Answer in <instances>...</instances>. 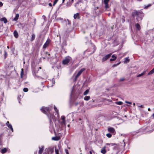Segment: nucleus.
<instances>
[{
    "instance_id": "nucleus-1",
    "label": "nucleus",
    "mask_w": 154,
    "mask_h": 154,
    "mask_svg": "<svg viewBox=\"0 0 154 154\" xmlns=\"http://www.w3.org/2000/svg\"><path fill=\"white\" fill-rule=\"evenodd\" d=\"M52 109V107H42L41 109V110L42 112L47 115L48 118L49 119L50 124L51 123H52V119L54 122L56 121V119L55 118V116L51 114L50 113H49V114L48 113V112H49Z\"/></svg>"
},
{
    "instance_id": "nucleus-2",
    "label": "nucleus",
    "mask_w": 154,
    "mask_h": 154,
    "mask_svg": "<svg viewBox=\"0 0 154 154\" xmlns=\"http://www.w3.org/2000/svg\"><path fill=\"white\" fill-rule=\"evenodd\" d=\"M133 16H137V22H139V21L142 20L143 14L141 12L135 11L133 13Z\"/></svg>"
},
{
    "instance_id": "nucleus-3",
    "label": "nucleus",
    "mask_w": 154,
    "mask_h": 154,
    "mask_svg": "<svg viewBox=\"0 0 154 154\" xmlns=\"http://www.w3.org/2000/svg\"><path fill=\"white\" fill-rule=\"evenodd\" d=\"M46 152H45L46 154H52L54 151V148L50 147L48 149H46Z\"/></svg>"
},
{
    "instance_id": "nucleus-4",
    "label": "nucleus",
    "mask_w": 154,
    "mask_h": 154,
    "mask_svg": "<svg viewBox=\"0 0 154 154\" xmlns=\"http://www.w3.org/2000/svg\"><path fill=\"white\" fill-rule=\"evenodd\" d=\"M85 70V69L84 68H82L78 72L77 74L75 76V78L74 80V81H75L76 80L77 78L81 75V73L82 72L84 71Z\"/></svg>"
},
{
    "instance_id": "nucleus-5",
    "label": "nucleus",
    "mask_w": 154,
    "mask_h": 154,
    "mask_svg": "<svg viewBox=\"0 0 154 154\" xmlns=\"http://www.w3.org/2000/svg\"><path fill=\"white\" fill-rule=\"evenodd\" d=\"M70 60V58L69 57H66L63 61L62 63L63 64L65 65L68 63Z\"/></svg>"
},
{
    "instance_id": "nucleus-6",
    "label": "nucleus",
    "mask_w": 154,
    "mask_h": 154,
    "mask_svg": "<svg viewBox=\"0 0 154 154\" xmlns=\"http://www.w3.org/2000/svg\"><path fill=\"white\" fill-rule=\"evenodd\" d=\"M112 54L110 53L106 55L104 57H103L102 59V61L104 62L108 59L111 56Z\"/></svg>"
},
{
    "instance_id": "nucleus-7",
    "label": "nucleus",
    "mask_w": 154,
    "mask_h": 154,
    "mask_svg": "<svg viewBox=\"0 0 154 154\" xmlns=\"http://www.w3.org/2000/svg\"><path fill=\"white\" fill-rule=\"evenodd\" d=\"M107 130L108 131L112 133H114L115 132V131L113 128L111 127H109Z\"/></svg>"
},
{
    "instance_id": "nucleus-8",
    "label": "nucleus",
    "mask_w": 154,
    "mask_h": 154,
    "mask_svg": "<svg viewBox=\"0 0 154 154\" xmlns=\"http://www.w3.org/2000/svg\"><path fill=\"white\" fill-rule=\"evenodd\" d=\"M39 150L38 151V154H42L43 152V151L44 149V146H42V147L41 148H40L39 147Z\"/></svg>"
},
{
    "instance_id": "nucleus-9",
    "label": "nucleus",
    "mask_w": 154,
    "mask_h": 154,
    "mask_svg": "<svg viewBox=\"0 0 154 154\" xmlns=\"http://www.w3.org/2000/svg\"><path fill=\"white\" fill-rule=\"evenodd\" d=\"M106 147L104 146L103 147L101 150V152L103 154H105L106 153Z\"/></svg>"
},
{
    "instance_id": "nucleus-10",
    "label": "nucleus",
    "mask_w": 154,
    "mask_h": 154,
    "mask_svg": "<svg viewBox=\"0 0 154 154\" xmlns=\"http://www.w3.org/2000/svg\"><path fill=\"white\" fill-rule=\"evenodd\" d=\"M49 43V41L47 40L43 46V48H45L47 47Z\"/></svg>"
},
{
    "instance_id": "nucleus-11",
    "label": "nucleus",
    "mask_w": 154,
    "mask_h": 154,
    "mask_svg": "<svg viewBox=\"0 0 154 154\" xmlns=\"http://www.w3.org/2000/svg\"><path fill=\"white\" fill-rule=\"evenodd\" d=\"M0 20L2 21H3L4 23H6L8 22V20L5 17L1 18L0 19Z\"/></svg>"
},
{
    "instance_id": "nucleus-12",
    "label": "nucleus",
    "mask_w": 154,
    "mask_h": 154,
    "mask_svg": "<svg viewBox=\"0 0 154 154\" xmlns=\"http://www.w3.org/2000/svg\"><path fill=\"white\" fill-rule=\"evenodd\" d=\"M7 151V149L6 148H4L2 149L1 150V152L2 153L4 154Z\"/></svg>"
},
{
    "instance_id": "nucleus-13",
    "label": "nucleus",
    "mask_w": 154,
    "mask_h": 154,
    "mask_svg": "<svg viewBox=\"0 0 154 154\" xmlns=\"http://www.w3.org/2000/svg\"><path fill=\"white\" fill-rule=\"evenodd\" d=\"M79 14L78 13H77L74 14V18L75 19H76L77 18L79 19Z\"/></svg>"
},
{
    "instance_id": "nucleus-14",
    "label": "nucleus",
    "mask_w": 154,
    "mask_h": 154,
    "mask_svg": "<svg viewBox=\"0 0 154 154\" xmlns=\"http://www.w3.org/2000/svg\"><path fill=\"white\" fill-rule=\"evenodd\" d=\"M19 16V14H17L15 17L14 18L13 20L14 21H17L18 19Z\"/></svg>"
},
{
    "instance_id": "nucleus-15",
    "label": "nucleus",
    "mask_w": 154,
    "mask_h": 154,
    "mask_svg": "<svg viewBox=\"0 0 154 154\" xmlns=\"http://www.w3.org/2000/svg\"><path fill=\"white\" fill-rule=\"evenodd\" d=\"M60 149L59 146H58V148H57L56 147H55V153L56 154H59V150Z\"/></svg>"
},
{
    "instance_id": "nucleus-16",
    "label": "nucleus",
    "mask_w": 154,
    "mask_h": 154,
    "mask_svg": "<svg viewBox=\"0 0 154 154\" xmlns=\"http://www.w3.org/2000/svg\"><path fill=\"white\" fill-rule=\"evenodd\" d=\"M3 136V134H0V145H2V138Z\"/></svg>"
},
{
    "instance_id": "nucleus-17",
    "label": "nucleus",
    "mask_w": 154,
    "mask_h": 154,
    "mask_svg": "<svg viewBox=\"0 0 154 154\" xmlns=\"http://www.w3.org/2000/svg\"><path fill=\"white\" fill-rule=\"evenodd\" d=\"M14 35L15 37L17 38L18 36V34L17 31H15L14 32Z\"/></svg>"
},
{
    "instance_id": "nucleus-18",
    "label": "nucleus",
    "mask_w": 154,
    "mask_h": 154,
    "mask_svg": "<svg viewBox=\"0 0 154 154\" xmlns=\"http://www.w3.org/2000/svg\"><path fill=\"white\" fill-rule=\"evenodd\" d=\"M135 27L136 29L138 30H140V25L138 23H137L135 25Z\"/></svg>"
},
{
    "instance_id": "nucleus-19",
    "label": "nucleus",
    "mask_w": 154,
    "mask_h": 154,
    "mask_svg": "<svg viewBox=\"0 0 154 154\" xmlns=\"http://www.w3.org/2000/svg\"><path fill=\"white\" fill-rule=\"evenodd\" d=\"M112 57L113 58H111L110 60V61H111L115 60L116 58V57L114 55H112Z\"/></svg>"
},
{
    "instance_id": "nucleus-20",
    "label": "nucleus",
    "mask_w": 154,
    "mask_h": 154,
    "mask_svg": "<svg viewBox=\"0 0 154 154\" xmlns=\"http://www.w3.org/2000/svg\"><path fill=\"white\" fill-rule=\"evenodd\" d=\"M35 35L34 34H32V37L30 39L31 41H32L35 39Z\"/></svg>"
},
{
    "instance_id": "nucleus-21",
    "label": "nucleus",
    "mask_w": 154,
    "mask_h": 154,
    "mask_svg": "<svg viewBox=\"0 0 154 154\" xmlns=\"http://www.w3.org/2000/svg\"><path fill=\"white\" fill-rule=\"evenodd\" d=\"M125 60L124 61V63H127L129 62V59L128 57H126L124 59Z\"/></svg>"
},
{
    "instance_id": "nucleus-22",
    "label": "nucleus",
    "mask_w": 154,
    "mask_h": 154,
    "mask_svg": "<svg viewBox=\"0 0 154 154\" xmlns=\"http://www.w3.org/2000/svg\"><path fill=\"white\" fill-rule=\"evenodd\" d=\"M54 109L55 111H56V112H57V117H59V113H58V110H57V107H56L55 106H54Z\"/></svg>"
},
{
    "instance_id": "nucleus-23",
    "label": "nucleus",
    "mask_w": 154,
    "mask_h": 154,
    "mask_svg": "<svg viewBox=\"0 0 154 154\" xmlns=\"http://www.w3.org/2000/svg\"><path fill=\"white\" fill-rule=\"evenodd\" d=\"M24 72H23V69H22L20 73V77L21 78H23V76Z\"/></svg>"
},
{
    "instance_id": "nucleus-24",
    "label": "nucleus",
    "mask_w": 154,
    "mask_h": 154,
    "mask_svg": "<svg viewBox=\"0 0 154 154\" xmlns=\"http://www.w3.org/2000/svg\"><path fill=\"white\" fill-rule=\"evenodd\" d=\"M90 98L89 96H86L84 98V100L86 101L88 100Z\"/></svg>"
},
{
    "instance_id": "nucleus-25",
    "label": "nucleus",
    "mask_w": 154,
    "mask_h": 154,
    "mask_svg": "<svg viewBox=\"0 0 154 154\" xmlns=\"http://www.w3.org/2000/svg\"><path fill=\"white\" fill-rule=\"evenodd\" d=\"M7 126L9 129H10L13 132L14 130L11 125V124L9 125H8V126Z\"/></svg>"
},
{
    "instance_id": "nucleus-26",
    "label": "nucleus",
    "mask_w": 154,
    "mask_h": 154,
    "mask_svg": "<svg viewBox=\"0 0 154 154\" xmlns=\"http://www.w3.org/2000/svg\"><path fill=\"white\" fill-rule=\"evenodd\" d=\"M154 73V68L150 71L148 74V75L152 74Z\"/></svg>"
},
{
    "instance_id": "nucleus-27",
    "label": "nucleus",
    "mask_w": 154,
    "mask_h": 154,
    "mask_svg": "<svg viewBox=\"0 0 154 154\" xmlns=\"http://www.w3.org/2000/svg\"><path fill=\"white\" fill-rule=\"evenodd\" d=\"M52 139L53 140L57 141L59 140V138L57 137H52Z\"/></svg>"
},
{
    "instance_id": "nucleus-28",
    "label": "nucleus",
    "mask_w": 154,
    "mask_h": 154,
    "mask_svg": "<svg viewBox=\"0 0 154 154\" xmlns=\"http://www.w3.org/2000/svg\"><path fill=\"white\" fill-rule=\"evenodd\" d=\"M115 144H114V143H106V145L109 146H113Z\"/></svg>"
},
{
    "instance_id": "nucleus-29",
    "label": "nucleus",
    "mask_w": 154,
    "mask_h": 154,
    "mask_svg": "<svg viewBox=\"0 0 154 154\" xmlns=\"http://www.w3.org/2000/svg\"><path fill=\"white\" fill-rule=\"evenodd\" d=\"M89 92V90L88 89L86 90L84 93V95H85L88 94Z\"/></svg>"
},
{
    "instance_id": "nucleus-30",
    "label": "nucleus",
    "mask_w": 154,
    "mask_h": 154,
    "mask_svg": "<svg viewBox=\"0 0 154 154\" xmlns=\"http://www.w3.org/2000/svg\"><path fill=\"white\" fill-rule=\"evenodd\" d=\"M145 74V72H143L141 74L138 75L137 76V77H139Z\"/></svg>"
},
{
    "instance_id": "nucleus-31",
    "label": "nucleus",
    "mask_w": 154,
    "mask_h": 154,
    "mask_svg": "<svg viewBox=\"0 0 154 154\" xmlns=\"http://www.w3.org/2000/svg\"><path fill=\"white\" fill-rule=\"evenodd\" d=\"M109 0H104V3L105 4H108Z\"/></svg>"
},
{
    "instance_id": "nucleus-32",
    "label": "nucleus",
    "mask_w": 154,
    "mask_h": 154,
    "mask_svg": "<svg viewBox=\"0 0 154 154\" xmlns=\"http://www.w3.org/2000/svg\"><path fill=\"white\" fill-rule=\"evenodd\" d=\"M61 124L62 125H66V121H62L61 122Z\"/></svg>"
},
{
    "instance_id": "nucleus-33",
    "label": "nucleus",
    "mask_w": 154,
    "mask_h": 154,
    "mask_svg": "<svg viewBox=\"0 0 154 154\" xmlns=\"http://www.w3.org/2000/svg\"><path fill=\"white\" fill-rule=\"evenodd\" d=\"M106 136L108 137L109 138L112 137V134L110 133H108L106 134Z\"/></svg>"
},
{
    "instance_id": "nucleus-34",
    "label": "nucleus",
    "mask_w": 154,
    "mask_h": 154,
    "mask_svg": "<svg viewBox=\"0 0 154 154\" xmlns=\"http://www.w3.org/2000/svg\"><path fill=\"white\" fill-rule=\"evenodd\" d=\"M116 103L119 105H121L122 104V102L121 101H119Z\"/></svg>"
},
{
    "instance_id": "nucleus-35",
    "label": "nucleus",
    "mask_w": 154,
    "mask_h": 154,
    "mask_svg": "<svg viewBox=\"0 0 154 154\" xmlns=\"http://www.w3.org/2000/svg\"><path fill=\"white\" fill-rule=\"evenodd\" d=\"M23 91L25 92H26L28 91V89L27 88H23Z\"/></svg>"
},
{
    "instance_id": "nucleus-36",
    "label": "nucleus",
    "mask_w": 154,
    "mask_h": 154,
    "mask_svg": "<svg viewBox=\"0 0 154 154\" xmlns=\"http://www.w3.org/2000/svg\"><path fill=\"white\" fill-rule=\"evenodd\" d=\"M61 119L62 120V121H65V117L64 116H62L61 117Z\"/></svg>"
},
{
    "instance_id": "nucleus-37",
    "label": "nucleus",
    "mask_w": 154,
    "mask_h": 154,
    "mask_svg": "<svg viewBox=\"0 0 154 154\" xmlns=\"http://www.w3.org/2000/svg\"><path fill=\"white\" fill-rule=\"evenodd\" d=\"M120 63V62H119L117 64H114L112 66V67H114L115 66H117V65H119Z\"/></svg>"
},
{
    "instance_id": "nucleus-38",
    "label": "nucleus",
    "mask_w": 154,
    "mask_h": 154,
    "mask_svg": "<svg viewBox=\"0 0 154 154\" xmlns=\"http://www.w3.org/2000/svg\"><path fill=\"white\" fill-rule=\"evenodd\" d=\"M58 0H55L53 3V5L54 6L57 2Z\"/></svg>"
},
{
    "instance_id": "nucleus-39",
    "label": "nucleus",
    "mask_w": 154,
    "mask_h": 154,
    "mask_svg": "<svg viewBox=\"0 0 154 154\" xmlns=\"http://www.w3.org/2000/svg\"><path fill=\"white\" fill-rule=\"evenodd\" d=\"M47 77H48L46 75H45V76L44 77V78H42V77H40V78L42 79H45L47 78Z\"/></svg>"
},
{
    "instance_id": "nucleus-40",
    "label": "nucleus",
    "mask_w": 154,
    "mask_h": 154,
    "mask_svg": "<svg viewBox=\"0 0 154 154\" xmlns=\"http://www.w3.org/2000/svg\"><path fill=\"white\" fill-rule=\"evenodd\" d=\"M109 7V6L108 4H105V8L106 9L108 8Z\"/></svg>"
},
{
    "instance_id": "nucleus-41",
    "label": "nucleus",
    "mask_w": 154,
    "mask_h": 154,
    "mask_svg": "<svg viewBox=\"0 0 154 154\" xmlns=\"http://www.w3.org/2000/svg\"><path fill=\"white\" fill-rule=\"evenodd\" d=\"M7 55V54L6 52V51H5V58H6V56Z\"/></svg>"
},
{
    "instance_id": "nucleus-42",
    "label": "nucleus",
    "mask_w": 154,
    "mask_h": 154,
    "mask_svg": "<svg viewBox=\"0 0 154 154\" xmlns=\"http://www.w3.org/2000/svg\"><path fill=\"white\" fill-rule=\"evenodd\" d=\"M10 124L9 123V122L8 121H7V122L6 123V125L7 126H8V125H9Z\"/></svg>"
},
{
    "instance_id": "nucleus-43",
    "label": "nucleus",
    "mask_w": 154,
    "mask_h": 154,
    "mask_svg": "<svg viewBox=\"0 0 154 154\" xmlns=\"http://www.w3.org/2000/svg\"><path fill=\"white\" fill-rule=\"evenodd\" d=\"M65 150L66 153V154H69L68 151L67 149H66Z\"/></svg>"
},
{
    "instance_id": "nucleus-44",
    "label": "nucleus",
    "mask_w": 154,
    "mask_h": 154,
    "mask_svg": "<svg viewBox=\"0 0 154 154\" xmlns=\"http://www.w3.org/2000/svg\"><path fill=\"white\" fill-rule=\"evenodd\" d=\"M125 102L126 103H129L130 104H132V103L131 102H128V101H126Z\"/></svg>"
},
{
    "instance_id": "nucleus-45",
    "label": "nucleus",
    "mask_w": 154,
    "mask_h": 154,
    "mask_svg": "<svg viewBox=\"0 0 154 154\" xmlns=\"http://www.w3.org/2000/svg\"><path fill=\"white\" fill-rule=\"evenodd\" d=\"M73 1H74V0H71V3L70 4H69L68 5V6H70L71 5H72V4L73 3Z\"/></svg>"
},
{
    "instance_id": "nucleus-46",
    "label": "nucleus",
    "mask_w": 154,
    "mask_h": 154,
    "mask_svg": "<svg viewBox=\"0 0 154 154\" xmlns=\"http://www.w3.org/2000/svg\"><path fill=\"white\" fill-rule=\"evenodd\" d=\"M3 5L2 3L0 2V7H2Z\"/></svg>"
},
{
    "instance_id": "nucleus-47",
    "label": "nucleus",
    "mask_w": 154,
    "mask_h": 154,
    "mask_svg": "<svg viewBox=\"0 0 154 154\" xmlns=\"http://www.w3.org/2000/svg\"><path fill=\"white\" fill-rule=\"evenodd\" d=\"M138 106L139 107H141V108H143L144 107L143 105H140V106Z\"/></svg>"
},
{
    "instance_id": "nucleus-48",
    "label": "nucleus",
    "mask_w": 154,
    "mask_h": 154,
    "mask_svg": "<svg viewBox=\"0 0 154 154\" xmlns=\"http://www.w3.org/2000/svg\"><path fill=\"white\" fill-rule=\"evenodd\" d=\"M79 104V103L78 102H77V103H75V106H77Z\"/></svg>"
},
{
    "instance_id": "nucleus-49",
    "label": "nucleus",
    "mask_w": 154,
    "mask_h": 154,
    "mask_svg": "<svg viewBox=\"0 0 154 154\" xmlns=\"http://www.w3.org/2000/svg\"><path fill=\"white\" fill-rule=\"evenodd\" d=\"M49 5L50 6H52V4L51 3H49Z\"/></svg>"
},
{
    "instance_id": "nucleus-50",
    "label": "nucleus",
    "mask_w": 154,
    "mask_h": 154,
    "mask_svg": "<svg viewBox=\"0 0 154 154\" xmlns=\"http://www.w3.org/2000/svg\"><path fill=\"white\" fill-rule=\"evenodd\" d=\"M150 5H147V6H146V7H145V8H147L149 6H150Z\"/></svg>"
},
{
    "instance_id": "nucleus-51",
    "label": "nucleus",
    "mask_w": 154,
    "mask_h": 154,
    "mask_svg": "<svg viewBox=\"0 0 154 154\" xmlns=\"http://www.w3.org/2000/svg\"><path fill=\"white\" fill-rule=\"evenodd\" d=\"M89 153L90 154H92V152L91 151H89Z\"/></svg>"
},
{
    "instance_id": "nucleus-52",
    "label": "nucleus",
    "mask_w": 154,
    "mask_h": 154,
    "mask_svg": "<svg viewBox=\"0 0 154 154\" xmlns=\"http://www.w3.org/2000/svg\"><path fill=\"white\" fill-rule=\"evenodd\" d=\"M65 1V0H62V3H63Z\"/></svg>"
},
{
    "instance_id": "nucleus-53",
    "label": "nucleus",
    "mask_w": 154,
    "mask_h": 154,
    "mask_svg": "<svg viewBox=\"0 0 154 154\" xmlns=\"http://www.w3.org/2000/svg\"><path fill=\"white\" fill-rule=\"evenodd\" d=\"M148 111H150V108H148Z\"/></svg>"
},
{
    "instance_id": "nucleus-54",
    "label": "nucleus",
    "mask_w": 154,
    "mask_h": 154,
    "mask_svg": "<svg viewBox=\"0 0 154 154\" xmlns=\"http://www.w3.org/2000/svg\"><path fill=\"white\" fill-rule=\"evenodd\" d=\"M152 116L153 117V118H154V113L153 114Z\"/></svg>"
},
{
    "instance_id": "nucleus-55",
    "label": "nucleus",
    "mask_w": 154,
    "mask_h": 154,
    "mask_svg": "<svg viewBox=\"0 0 154 154\" xmlns=\"http://www.w3.org/2000/svg\"><path fill=\"white\" fill-rule=\"evenodd\" d=\"M72 93H71V95H71V96H72Z\"/></svg>"
},
{
    "instance_id": "nucleus-56",
    "label": "nucleus",
    "mask_w": 154,
    "mask_h": 154,
    "mask_svg": "<svg viewBox=\"0 0 154 154\" xmlns=\"http://www.w3.org/2000/svg\"><path fill=\"white\" fill-rule=\"evenodd\" d=\"M124 80V79H121V81H123Z\"/></svg>"
},
{
    "instance_id": "nucleus-57",
    "label": "nucleus",
    "mask_w": 154,
    "mask_h": 154,
    "mask_svg": "<svg viewBox=\"0 0 154 154\" xmlns=\"http://www.w3.org/2000/svg\"><path fill=\"white\" fill-rule=\"evenodd\" d=\"M69 126H70L69 125H67V126H68V127H69Z\"/></svg>"
},
{
    "instance_id": "nucleus-58",
    "label": "nucleus",
    "mask_w": 154,
    "mask_h": 154,
    "mask_svg": "<svg viewBox=\"0 0 154 154\" xmlns=\"http://www.w3.org/2000/svg\"><path fill=\"white\" fill-rule=\"evenodd\" d=\"M7 48H8V49H9V47L8 46L7 47Z\"/></svg>"
},
{
    "instance_id": "nucleus-59",
    "label": "nucleus",
    "mask_w": 154,
    "mask_h": 154,
    "mask_svg": "<svg viewBox=\"0 0 154 154\" xmlns=\"http://www.w3.org/2000/svg\"><path fill=\"white\" fill-rule=\"evenodd\" d=\"M37 154V152H36L34 154Z\"/></svg>"
},
{
    "instance_id": "nucleus-60",
    "label": "nucleus",
    "mask_w": 154,
    "mask_h": 154,
    "mask_svg": "<svg viewBox=\"0 0 154 154\" xmlns=\"http://www.w3.org/2000/svg\"><path fill=\"white\" fill-rule=\"evenodd\" d=\"M125 21V20H124L122 21V22H124Z\"/></svg>"
},
{
    "instance_id": "nucleus-61",
    "label": "nucleus",
    "mask_w": 154,
    "mask_h": 154,
    "mask_svg": "<svg viewBox=\"0 0 154 154\" xmlns=\"http://www.w3.org/2000/svg\"><path fill=\"white\" fill-rule=\"evenodd\" d=\"M125 142H124V146L125 145Z\"/></svg>"
},
{
    "instance_id": "nucleus-62",
    "label": "nucleus",
    "mask_w": 154,
    "mask_h": 154,
    "mask_svg": "<svg viewBox=\"0 0 154 154\" xmlns=\"http://www.w3.org/2000/svg\"><path fill=\"white\" fill-rule=\"evenodd\" d=\"M133 105H135V103H133Z\"/></svg>"
},
{
    "instance_id": "nucleus-63",
    "label": "nucleus",
    "mask_w": 154,
    "mask_h": 154,
    "mask_svg": "<svg viewBox=\"0 0 154 154\" xmlns=\"http://www.w3.org/2000/svg\"><path fill=\"white\" fill-rule=\"evenodd\" d=\"M39 68H40V69H41V67H39Z\"/></svg>"
},
{
    "instance_id": "nucleus-64",
    "label": "nucleus",
    "mask_w": 154,
    "mask_h": 154,
    "mask_svg": "<svg viewBox=\"0 0 154 154\" xmlns=\"http://www.w3.org/2000/svg\"><path fill=\"white\" fill-rule=\"evenodd\" d=\"M42 85H43V82H42Z\"/></svg>"
}]
</instances>
